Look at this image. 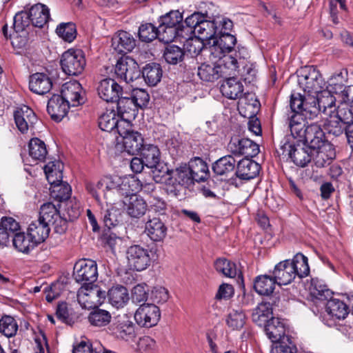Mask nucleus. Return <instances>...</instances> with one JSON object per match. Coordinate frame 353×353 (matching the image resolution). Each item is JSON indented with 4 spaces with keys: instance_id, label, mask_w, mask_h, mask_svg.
<instances>
[{
    "instance_id": "obj_59",
    "label": "nucleus",
    "mask_w": 353,
    "mask_h": 353,
    "mask_svg": "<svg viewBox=\"0 0 353 353\" xmlns=\"http://www.w3.org/2000/svg\"><path fill=\"white\" fill-rule=\"evenodd\" d=\"M56 32L65 41L70 43L77 37L76 26L72 22L61 23L57 27Z\"/></svg>"
},
{
    "instance_id": "obj_40",
    "label": "nucleus",
    "mask_w": 353,
    "mask_h": 353,
    "mask_svg": "<svg viewBox=\"0 0 353 353\" xmlns=\"http://www.w3.org/2000/svg\"><path fill=\"white\" fill-rule=\"evenodd\" d=\"M50 231V226L39 219L33 221L28 228V234L37 244L43 242L48 238Z\"/></svg>"
},
{
    "instance_id": "obj_53",
    "label": "nucleus",
    "mask_w": 353,
    "mask_h": 353,
    "mask_svg": "<svg viewBox=\"0 0 353 353\" xmlns=\"http://www.w3.org/2000/svg\"><path fill=\"white\" fill-rule=\"evenodd\" d=\"M119 117L114 110H107L99 119V128L106 132H112L115 130Z\"/></svg>"
},
{
    "instance_id": "obj_13",
    "label": "nucleus",
    "mask_w": 353,
    "mask_h": 353,
    "mask_svg": "<svg viewBox=\"0 0 353 353\" xmlns=\"http://www.w3.org/2000/svg\"><path fill=\"white\" fill-rule=\"evenodd\" d=\"M228 150L234 155H245V158L253 157L259 152V145L249 139L232 137L228 145Z\"/></svg>"
},
{
    "instance_id": "obj_57",
    "label": "nucleus",
    "mask_w": 353,
    "mask_h": 353,
    "mask_svg": "<svg viewBox=\"0 0 353 353\" xmlns=\"http://www.w3.org/2000/svg\"><path fill=\"white\" fill-rule=\"evenodd\" d=\"M327 116L329 117L325 118L324 128L328 134H332L335 137L342 134L345 131V124L334 114Z\"/></svg>"
},
{
    "instance_id": "obj_24",
    "label": "nucleus",
    "mask_w": 353,
    "mask_h": 353,
    "mask_svg": "<svg viewBox=\"0 0 353 353\" xmlns=\"http://www.w3.org/2000/svg\"><path fill=\"white\" fill-rule=\"evenodd\" d=\"M52 88V81L48 74L43 72H36L30 75L29 88L32 92L43 95L49 92Z\"/></svg>"
},
{
    "instance_id": "obj_38",
    "label": "nucleus",
    "mask_w": 353,
    "mask_h": 353,
    "mask_svg": "<svg viewBox=\"0 0 353 353\" xmlns=\"http://www.w3.org/2000/svg\"><path fill=\"white\" fill-rule=\"evenodd\" d=\"M117 101V115L121 118L126 117L127 119H134L137 108L134 105L133 99L128 97L121 95Z\"/></svg>"
},
{
    "instance_id": "obj_12",
    "label": "nucleus",
    "mask_w": 353,
    "mask_h": 353,
    "mask_svg": "<svg viewBox=\"0 0 353 353\" xmlns=\"http://www.w3.org/2000/svg\"><path fill=\"white\" fill-rule=\"evenodd\" d=\"M112 185V179L104 178L96 182H87L85 189L97 202H100L103 196L107 203H111Z\"/></svg>"
},
{
    "instance_id": "obj_49",
    "label": "nucleus",
    "mask_w": 353,
    "mask_h": 353,
    "mask_svg": "<svg viewBox=\"0 0 353 353\" xmlns=\"http://www.w3.org/2000/svg\"><path fill=\"white\" fill-rule=\"evenodd\" d=\"M28 150L30 157L38 161H43L48 154L45 143L38 138H33L30 141Z\"/></svg>"
},
{
    "instance_id": "obj_31",
    "label": "nucleus",
    "mask_w": 353,
    "mask_h": 353,
    "mask_svg": "<svg viewBox=\"0 0 353 353\" xmlns=\"http://www.w3.org/2000/svg\"><path fill=\"white\" fill-rule=\"evenodd\" d=\"M112 46L119 54L127 53L135 47V40L129 32L120 31L112 38Z\"/></svg>"
},
{
    "instance_id": "obj_32",
    "label": "nucleus",
    "mask_w": 353,
    "mask_h": 353,
    "mask_svg": "<svg viewBox=\"0 0 353 353\" xmlns=\"http://www.w3.org/2000/svg\"><path fill=\"white\" fill-rule=\"evenodd\" d=\"M157 39L161 42L168 43L174 40L179 39L180 41L181 39H187L188 29L159 25L157 28Z\"/></svg>"
},
{
    "instance_id": "obj_20",
    "label": "nucleus",
    "mask_w": 353,
    "mask_h": 353,
    "mask_svg": "<svg viewBox=\"0 0 353 353\" xmlns=\"http://www.w3.org/2000/svg\"><path fill=\"white\" fill-rule=\"evenodd\" d=\"M310 150L312 159L318 168H323L330 165L336 157L335 149L330 143H325L316 149Z\"/></svg>"
},
{
    "instance_id": "obj_52",
    "label": "nucleus",
    "mask_w": 353,
    "mask_h": 353,
    "mask_svg": "<svg viewBox=\"0 0 353 353\" xmlns=\"http://www.w3.org/2000/svg\"><path fill=\"white\" fill-rule=\"evenodd\" d=\"M62 168L63 165L59 161H50L45 165L44 172L50 184L61 181L63 178Z\"/></svg>"
},
{
    "instance_id": "obj_9",
    "label": "nucleus",
    "mask_w": 353,
    "mask_h": 353,
    "mask_svg": "<svg viewBox=\"0 0 353 353\" xmlns=\"http://www.w3.org/2000/svg\"><path fill=\"white\" fill-rule=\"evenodd\" d=\"M279 155L290 157L298 166L305 167L312 160L311 153L308 149L300 145H293L286 140L281 142Z\"/></svg>"
},
{
    "instance_id": "obj_62",
    "label": "nucleus",
    "mask_w": 353,
    "mask_h": 353,
    "mask_svg": "<svg viewBox=\"0 0 353 353\" xmlns=\"http://www.w3.org/2000/svg\"><path fill=\"white\" fill-rule=\"evenodd\" d=\"M216 270L224 276L230 278H234L236 275V265L224 258H220L214 262Z\"/></svg>"
},
{
    "instance_id": "obj_4",
    "label": "nucleus",
    "mask_w": 353,
    "mask_h": 353,
    "mask_svg": "<svg viewBox=\"0 0 353 353\" xmlns=\"http://www.w3.org/2000/svg\"><path fill=\"white\" fill-rule=\"evenodd\" d=\"M60 63L66 74L77 76L83 71L86 61L81 50L69 49L63 53Z\"/></svg>"
},
{
    "instance_id": "obj_35",
    "label": "nucleus",
    "mask_w": 353,
    "mask_h": 353,
    "mask_svg": "<svg viewBox=\"0 0 353 353\" xmlns=\"http://www.w3.org/2000/svg\"><path fill=\"white\" fill-rule=\"evenodd\" d=\"M191 174L192 182L204 181L209 176V170L207 163L201 158L191 160L187 165Z\"/></svg>"
},
{
    "instance_id": "obj_56",
    "label": "nucleus",
    "mask_w": 353,
    "mask_h": 353,
    "mask_svg": "<svg viewBox=\"0 0 353 353\" xmlns=\"http://www.w3.org/2000/svg\"><path fill=\"white\" fill-rule=\"evenodd\" d=\"M50 185V192L52 197L60 201L70 198L72 189L68 183L63 182L62 179H61V181H57Z\"/></svg>"
},
{
    "instance_id": "obj_60",
    "label": "nucleus",
    "mask_w": 353,
    "mask_h": 353,
    "mask_svg": "<svg viewBox=\"0 0 353 353\" xmlns=\"http://www.w3.org/2000/svg\"><path fill=\"white\" fill-rule=\"evenodd\" d=\"M163 57L167 63L175 65L183 59L184 51L179 46H168L164 50Z\"/></svg>"
},
{
    "instance_id": "obj_2",
    "label": "nucleus",
    "mask_w": 353,
    "mask_h": 353,
    "mask_svg": "<svg viewBox=\"0 0 353 353\" xmlns=\"http://www.w3.org/2000/svg\"><path fill=\"white\" fill-rule=\"evenodd\" d=\"M210 62L202 63L197 70L199 78L205 82H214L226 75H232L236 68L232 58L226 56L222 59H212L210 56Z\"/></svg>"
},
{
    "instance_id": "obj_37",
    "label": "nucleus",
    "mask_w": 353,
    "mask_h": 353,
    "mask_svg": "<svg viewBox=\"0 0 353 353\" xmlns=\"http://www.w3.org/2000/svg\"><path fill=\"white\" fill-rule=\"evenodd\" d=\"M19 230V223L12 217H2L0 221V247L7 245L10 234Z\"/></svg>"
},
{
    "instance_id": "obj_19",
    "label": "nucleus",
    "mask_w": 353,
    "mask_h": 353,
    "mask_svg": "<svg viewBox=\"0 0 353 353\" xmlns=\"http://www.w3.org/2000/svg\"><path fill=\"white\" fill-rule=\"evenodd\" d=\"M99 97L106 102H114L122 95L123 89L114 79H105L97 87Z\"/></svg>"
},
{
    "instance_id": "obj_55",
    "label": "nucleus",
    "mask_w": 353,
    "mask_h": 353,
    "mask_svg": "<svg viewBox=\"0 0 353 353\" xmlns=\"http://www.w3.org/2000/svg\"><path fill=\"white\" fill-rule=\"evenodd\" d=\"M141 157L145 166L154 167L160 161V151L156 145H148L141 149Z\"/></svg>"
},
{
    "instance_id": "obj_7",
    "label": "nucleus",
    "mask_w": 353,
    "mask_h": 353,
    "mask_svg": "<svg viewBox=\"0 0 353 353\" xmlns=\"http://www.w3.org/2000/svg\"><path fill=\"white\" fill-rule=\"evenodd\" d=\"M73 276L77 282L83 283L84 286L94 283L98 278L97 263L90 259L77 261L74 266Z\"/></svg>"
},
{
    "instance_id": "obj_17",
    "label": "nucleus",
    "mask_w": 353,
    "mask_h": 353,
    "mask_svg": "<svg viewBox=\"0 0 353 353\" xmlns=\"http://www.w3.org/2000/svg\"><path fill=\"white\" fill-rule=\"evenodd\" d=\"M219 28L215 22V17H209L206 13L196 28L194 35L202 41H208V43L212 44L213 40L218 36Z\"/></svg>"
},
{
    "instance_id": "obj_28",
    "label": "nucleus",
    "mask_w": 353,
    "mask_h": 353,
    "mask_svg": "<svg viewBox=\"0 0 353 353\" xmlns=\"http://www.w3.org/2000/svg\"><path fill=\"white\" fill-rule=\"evenodd\" d=\"M294 270L290 265V260L279 262L274 267L272 274L279 285L290 283L296 277Z\"/></svg>"
},
{
    "instance_id": "obj_18",
    "label": "nucleus",
    "mask_w": 353,
    "mask_h": 353,
    "mask_svg": "<svg viewBox=\"0 0 353 353\" xmlns=\"http://www.w3.org/2000/svg\"><path fill=\"white\" fill-rule=\"evenodd\" d=\"M14 119L18 130L23 134L32 129L37 121V117L33 110L26 105L14 111Z\"/></svg>"
},
{
    "instance_id": "obj_5",
    "label": "nucleus",
    "mask_w": 353,
    "mask_h": 353,
    "mask_svg": "<svg viewBox=\"0 0 353 353\" xmlns=\"http://www.w3.org/2000/svg\"><path fill=\"white\" fill-rule=\"evenodd\" d=\"M298 83L308 96H316L325 90V82L322 75L314 68H310L299 76Z\"/></svg>"
},
{
    "instance_id": "obj_10",
    "label": "nucleus",
    "mask_w": 353,
    "mask_h": 353,
    "mask_svg": "<svg viewBox=\"0 0 353 353\" xmlns=\"http://www.w3.org/2000/svg\"><path fill=\"white\" fill-rule=\"evenodd\" d=\"M134 320L141 327L156 325L161 317L159 308L153 303H142L134 313Z\"/></svg>"
},
{
    "instance_id": "obj_27",
    "label": "nucleus",
    "mask_w": 353,
    "mask_h": 353,
    "mask_svg": "<svg viewBox=\"0 0 353 353\" xmlns=\"http://www.w3.org/2000/svg\"><path fill=\"white\" fill-rule=\"evenodd\" d=\"M168 178L167 185L176 189L178 186L188 187L192 184L191 174L187 165H181L175 170H171Z\"/></svg>"
},
{
    "instance_id": "obj_30",
    "label": "nucleus",
    "mask_w": 353,
    "mask_h": 353,
    "mask_svg": "<svg viewBox=\"0 0 353 353\" xmlns=\"http://www.w3.org/2000/svg\"><path fill=\"white\" fill-rule=\"evenodd\" d=\"M265 331L272 343L281 341L284 337H290L285 334V323L279 318L272 317L265 325Z\"/></svg>"
},
{
    "instance_id": "obj_26",
    "label": "nucleus",
    "mask_w": 353,
    "mask_h": 353,
    "mask_svg": "<svg viewBox=\"0 0 353 353\" xmlns=\"http://www.w3.org/2000/svg\"><path fill=\"white\" fill-rule=\"evenodd\" d=\"M123 203L128 214L132 218H139L145 214L147 210L146 202L136 194L125 196Z\"/></svg>"
},
{
    "instance_id": "obj_25",
    "label": "nucleus",
    "mask_w": 353,
    "mask_h": 353,
    "mask_svg": "<svg viewBox=\"0 0 353 353\" xmlns=\"http://www.w3.org/2000/svg\"><path fill=\"white\" fill-rule=\"evenodd\" d=\"M167 226L159 218L150 219L145 223L144 232L152 241H163L167 235Z\"/></svg>"
},
{
    "instance_id": "obj_43",
    "label": "nucleus",
    "mask_w": 353,
    "mask_h": 353,
    "mask_svg": "<svg viewBox=\"0 0 353 353\" xmlns=\"http://www.w3.org/2000/svg\"><path fill=\"white\" fill-rule=\"evenodd\" d=\"M276 284L273 275H259L254 279V288L259 294L268 296L273 292Z\"/></svg>"
},
{
    "instance_id": "obj_47",
    "label": "nucleus",
    "mask_w": 353,
    "mask_h": 353,
    "mask_svg": "<svg viewBox=\"0 0 353 353\" xmlns=\"http://www.w3.org/2000/svg\"><path fill=\"white\" fill-rule=\"evenodd\" d=\"M326 312L332 318L336 319H344L349 314V308L342 301L332 299L327 301Z\"/></svg>"
},
{
    "instance_id": "obj_39",
    "label": "nucleus",
    "mask_w": 353,
    "mask_h": 353,
    "mask_svg": "<svg viewBox=\"0 0 353 353\" xmlns=\"http://www.w3.org/2000/svg\"><path fill=\"white\" fill-rule=\"evenodd\" d=\"M221 90L227 98L236 99L243 95V85L236 78L230 77L227 79L221 85Z\"/></svg>"
},
{
    "instance_id": "obj_46",
    "label": "nucleus",
    "mask_w": 353,
    "mask_h": 353,
    "mask_svg": "<svg viewBox=\"0 0 353 353\" xmlns=\"http://www.w3.org/2000/svg\"><path fill=\"white\" fill-rule=\"evenodd\" d=\"M162 74L161 65L156 63L147 64L142 70V75L145 83L150 86H154L160 82Z\"/></svg>"
},
{
    "instance_id": "obj_44",
    "label": "nucleus",
    "mask_w": 353,
    "mask_h": 353,
    "mask_svg": "<svg viewBox=\"0 0 353 353\" xmlns=\"http://www.w3.org/2000/svg\"><path fill=\"white\" fill-rule=\"evenodd\" d=\"M125 150L134 155L139 152L143 148V138L137 131H132L123 139Z\"/></svg>"
},
{
    "instance_id": "obj_50",
    "label": "nucleus",
    "mask_w": 353,
    "mask_h": 353,
    "mask_svg": "<svg viewBox=\"0 0 353 353\" xmlns=\"http://www.w3.org/2000/svg\"><path fill=\"white\" fill-rule=\"evenodd\" d=\"M249 58L250 54L248 52V56L245 59V61H242L243 63H236V68L232 72V74L238 72L244 78L245 81L251 82L254 80L256 74V70L255 68V64L250 61L248 60Z\"/></svg>"
},
{
    "instance_id": "obj_45",
    "label": "nucleus",
    "mask_w": 353,
    "mask_h": 353,
    "mask_svg": "<svg viewBox=\"0 0 353 353\" xmlns=\"http://www.w3.org/2000/svg\"><path fill=\"white\" fill-rule=\"evenodd\" d=\"M108 296L110 304L117 308L123 307L129 300L128 290L121 285L112 287L109 290Z\"/></svg>"
},
{
    "instance_id": "obj_14",
    "label": "nucleus",
    "mask_w": 353,
    "mask_h": 353,
    "mask_svg": "<svg viewBox=\"0 0 353 353\" xmlns=\"http://www.w3.org/2000/svg\"><path fill=\"white\" fill-rule=\"evenodd\" d=\"M61 94L60 96L72 107L84 103L83 88L77 81L73 80L63 83Z\"/></svg>"
},
{
    "instance_id": "obj_61",
    "label": "nucleus",
    "mask_w": 353,
    "mask_h": 353,
    "mask_svg": "<svg viewBox=\"0 0 353 353\" xmlns=\"http://www.w3.org/2000/svg\"><path fill=\"white\" fill-rule=\"evenodd\" d=\"M16 320L10 316H3L0 319V332L7 337L14 336L18 330Z\"/></svg>"
},
{
    "instance_id": "obj_42",
    "label": "nucleus",
    "mask_w": 353,
    "mask_h": 353,
    "mask_svg": "<svg viewBox=\"0 0 353 353\" xmlns=\"http://www.w3.org/2000/svg\"><path fill=\"white\" fill-rule=\"evenodd\" d=\"M273 311L270 303L262 302L253 310L252 321L259 326H265L272 317Z\"/></svg>"
},
{
    "instance_id": "obj_22",
    "label": "nucleus",
    "mask_w": 353,
    "mask_h": 353,
    "mask_svg": "<svg viewBox=\"0 0 353 353\" xmlns=\"http://www.w3.org/2000/svg\"><path fill=\"white\" fill-rule=\"evenodd\" d=\"M258 103L256 100H254L253 103L248 104H243V101H241L239 108L240 114L244 117L249 118L248 129L255 135H259L261 133V123L255 115L258 109Z\"/></svg>"
},
{
    "instance_id": "obj_21",
    "label": "nucleus",
    "mask_w": 353,
    "mask_h": 353,
    "mask_svg": "<svg viewBox=\"0 0 353 353\" xmlns=\"http://www.w3.org/2000/svg\"><path fill=\"white\" fill-rule=\"evenodd\" d=\"M304 139L308 145V149L318 148L320 145L330 143L325 139V136L321 125L312 123L306 126L304 130Z\"/></svg>"
},
{
    "instance_id": "obj_33",
    "label": "nucleus",
    "mask_w": 353,
    "mask_h": 353,
    "mask_svg": "<svg viewBox=\"0 0 353 353\" xmlns=\"http://www.w3.org/2000/svg\"><path fill=\"white\" fill-rule=\"evenodd\" d=\"M314 97L316 100L317 105L325 116L335 113L337 96H334V94L329 90H324L318 95L314 96Z\"/></svg>"
},
{
    "instance_id": "obj_16",
    "label": "nucleus",
    "mask_w": 353,
    "mask_h": 353,
    "mask_svg": "<svg viewBox=\"0 0 353 353\" xmlns=\"http://www.w3.org/2000/svg\"><path fill=\"white\" fill-rule=\"evenodd\" d=\"M112 196L115 194L130 196L140 190L139 179L135 176L116 177L112 179Z\"/></svg>"
},
{
    "instance_id": "obj_54",
    "label": "nucleus",
    "mask_w": 353,
    "mask_h": 353,
    "mask_svg": "<svg viewBox=\"0 0 353 353\" xmlns=\"http://www.w3.org/2000/svg\"><path fill=\"white\" fill-rule=\"evenodd\" d=\"M93 309L88 316V321L91 325L96 327H103L110 322L112 316L108 311L99 309L98 307Z\"/></svg>"
},
{
    "instance_id": "obj_23",
    "label": "nucleus",
    "mask_w": 353,
    "mask_h": 353,
    "mask_svg": "<svg viewBox=\"0 0 353 353\" xmlns=\"http://www.w3.org/2000/svg\"><path fill=\"white\" fill-rule=\"evenodd\" d=\"M70 106L60 95L54 94L48 100L47 111L54 121H60L67 114Z\"/></svg>"
},
{
    "instance_id": "obj_48",
    "label": "nucleus",
    "mask_w": 353,
    "mask_h": 353,
    "mask_svg": "<svg viewBox=\"0 0 353 353\" xmlns=\"http://www.w3.org/2000/svg\"><path fill=\"white\" fill-rule=\"evenodd\" d=\"M236 160L233 156L226 155L221 157L214 163L212 170L217 175H228L234 170Z\"/></svg>"
},
{
    "instance_id": "obj_3",
    "label": "nucleus",
    "mask_w": 353,
    "mask_h": 353,
    "mask_svg": "<svg viewBox=\"0 0 353 353\" xmlns=\"http://www.w3.org/2000/svg\"><path fill=\"white\" fill-rule=\"evenodd\" d=\"M290 108L292 110L305 119L316 118L321 109L316 104L314 96L305 97L299 93L291 94Z\"/></svg>"
},
{
    "instance_id": "obj_1",
    "label": "nucleus",
    "mask_w": 353,
    "mask_h": 353,
    "mask_svg": "<svg viewBox=\"0 0 353 353\" xmlns=\"http://www.w3.org/2000/svg\"><path fill=\"white\" fill-rule=\"evenodd\" d=\"M236 43V37L230 33L218 34L212 42L210 50L212 59H222L228 56L232 58L236 65L238 63H243L248 56V49L240 46L237 47V50L234 49Z\"/></svg>"
},
{
    "instance_id": "obj_11",
    "label": "nucleus",
    "mask_w": 353,
    "mask_h": 353,
    "mask_svg": "<svg viewBox=\"0 0 353 353\" xmlns=\"http://www.w3.org/2000/svg\"><path fill=\"white\" fill-rule=\"evenodd\" d=\"M115 74L126 83H130L139 77L140 70L134 59L130 57H124L117 61Z\"/></svg>"
},
{
    "instance_id": "obj_64",
    "label": "nucleus",
    "mask_w": 353,
    "mask_h": 353,
    "mask_svg": "<svg viewBox=\"0 0 353 353\" xmlns=\"http://www.w3.org/2000/svg\"><path fill=\"white\" fill-rule=\"evenodd\" d=\"M297 349L290 337H284L281 341L272 343L270 353H296Z\"/></svg>"
},
{
    "instance_id": "obj_63",
    "label": "nucleus",
    "mask_w": 353,
    "mask_h": 353,
    "mask_svg": "<svg viewBox=\"0 0 353 353\" xmlns=\"http://www.w3.org/2000/svg\"><path fill=\"white\" fill-rule=\"evenodd\" d=\"M334 114L347 125L353 122V105L341 101Z\"/></svg>"
},
{
    "instance_id": "obj_8",
    "label": "nucleus",
    "mask_w": 353,
    "mask_h": 353,
    "mask_svg": "<svg viewBox=\"0 0 353 353\" xmlns=\"http://www.w3.org/2000/svg\"><path fill=\"white\" fill-rule=\"evenodd\" d=\"M125 254L130 269L136 271H143L150 265V252L141 245H133L130 246L128 248Z\"/></svg>"
},
{
    "instance_id": "obj_29",
    "label": "nucleus",
    "mask_w": 353,
    "mask_h": 353,
    "mask_svg": "<svg viewBox=\"0 0 353 353\" xmlns=\"http://www.w3.org/2000/svg\"><path fill=\"white\" fill-rule=\"evenodd\" d=\"M260 170V165L249 158H244L238 162L236 175L243 181H249L255 178Z\"/></svg>"
},
{
    "instance_id": "obj_36",
    "label": "nucleus",
    "mask_w": 353,
    "mask_h": 353,
    "mask_svg": "<svg viewBox=\"0 0 353 353\" xmlns=\"http://www.w3.org/2000/svg\"><path fill=\"white\" fill-rule=\"evenodd\" d=\"M12 234L13 245L20 252L28 254L38 245L28 233L17 231Z\"/></svg>"
},
{
    "instance_id": "obj_15",
    "label": "nucleus",
    "mask_w": 353,
    "mask_h": 353,
    "mask_svg": "<svg viewBox=\"0 0 353 353\" xmlns=\"http://www.w3.org/2000/svg\"><path fill=\"white\" fill-rule=\"evenodd\" d=\"M112 334L119 339L129 341L135 336L134 325L130 318L124 314L118 316L111 325Z\"/></svg>"
},
{
    "instance_id": "obj_34",
    "label": "nucleus",
    "mask_w": 353,
    "mask_h": 353,
    "mask_svg": "<svg viewBox=\"0 0 353 353\" xmlns=\"http://www.w3.org/2000/svg\"><path fill=\"white\" fill-rule=\"evenodd\" d=\"M347 72L342 70L338 73L333 74L327 81V86L325 90H329L332 94H336L338 99H340L347 88Z\"/></svg>"
},
{
    "instance_id": "obj_6",
    "label": "nucleus",
    "mask_w": 353,
    "mask_h": 353,
    "mask_svg": "<svg viewBox=\"0 0 353 353\" xmlns=\"http://www.w3.org/2000/svg\"><path fill=\"white\" fill-rule=\"evenodd\" d=\"M106 292L96 285L82 286L78 292L77 300L83 308L90 309L101 305Z\"/></svg>"
},
{
    "instance_id": "obj_51",
    "label": "nucleus",
    "mask_w": 353,
    "mask_h": 353,
    "mask_svg": "<svg viewBox=\"0 0 353 353\" xmlns=\"http://www.w3.org/2000/svg\"><path fill=\"white\" fill-rule=\"evenodd\" d=\"M290 265L294 268L295 276L300 278L307 276L310 273L307 258L301 253H297L290 261Z\"/></svg>"
},
{
    "instance_id": "obj_58",
    "label": "nucleus",
    "mask_w": 353,
    "mask_h": 353,
    "mask_svg": "<svg viewBox=\"0 0 353 353\" xmlns=\"http://www.w3.org/2000/svg\"><path fill=\"white\" fill-rule=\"evenodd\" d=\"M59 214V212L56 206L49 202L41 206L39 219L50 227V224H52Z\"/></svg>"
},
{
    "instance_id": "obj_41",
    "label": "nucleus",
    "mask_w": 353,
    "mask_h": 353,
    "mask_svg": "<svg viewBox=\"0 0 353 353\" xmlns=\"http://www.w3.org/2000/svg\"><path fill=\"white\" fill-rule=\"evenodd\" d=\"M31 23L35 27L42 28L50 18L48 8L41 3L32 6L29 10Z\"/></svg>"
}]
</instances>
